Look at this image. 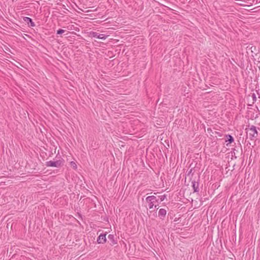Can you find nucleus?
<instances>
[{
    "label": "nucleus",
    "mask_w": 260,
    "mask_h": 260,
    "mask_svg": "<svg viewBox=\"0 0 260 260\" xmlns=\"http://www.w3.org/2000/svg\"><path fill=\"white\" fill-rule=\"evenodd\" d=\"M64 162V159L62 158H60L59 159H57L56 160H54L46 161L45 163V166L47 167H50L60 168L63 166Z\"/></svg>",
    "instance_id": "nucleus-1"
},
{
    "label": "nucleus",
    "mask_w": 260,
    "mask_h": 260,
    "mask_svg": "<svg viewBox=\"0 0 260 260\" xmlns=\"http://www.w3.org/2000/svg\"><path fill=\"white\" fill-rule=\"evenodd\" d=\"M146 201L148 203V207L150 209H152L154 207L156 208L157 205L156 203L158 204V199H157L156 197L154 196H150L146 197Z\"/></svg>",
    "instance_id": "nucleus-2"
},
{
    "label": "nucleus",
    "mask_w": 260,
    "mask_h": 260,
    "mask_svg": "<svg viewBox=\"0 0 260 260\" xmlns=\"http://www.w3.org/2000/svg\"><path fill=\"white\" fill-rule=\"evenodd\" d=\"M249 131L250 132L249 133V137L251 140H253L258 137V132L256 126L251 125L249 128Z\"/></svg>",
    "instance_id": "nucleus-3"
},
{
    "label": "nucleus",
    "mask_w": 260,
    "mask_h": 260,
    "mask_svg": "<svg viewBox=\"0 0 260 260\" xmlns=\"http://www.w3.org/2000/svg\"><path fill=\"white\" fill-rule=\"evenodd\" d=\"M90 35L91 37L98 38L103 40H105L107 38L108 36L105 34H100L98 33L97 32L94 31L90 32Z\"/></svg>",
    "instance_id": "nucleus-4"
},
{
    "label": "nucleus",
    "mask_w": 260,
    "mask_h": 260,
    "mask_svg": "<svg viewBox=\"0 0 260 260\" xmlns=\"http://www.w3.org/2000/svg\"><path fill=\"white\" fill-rule=\"evenodd\" d=\"M106 233L101 234L97 239V242L99 244H104L106 242Z\"/></svg>",
    "instance_id": "nucleus-5"
},
{
    "label": "nucleus",
    "mask_w": 260,
    "mask_h": 260,
    "mask_svg": "<svg viewBox=\"0 0 260 260\" xmlns=\"http://www.w3.org/2000/svg\"><path fill=\"white\" fill-rule=\"evenodd\" d=\"M108 242L111 246H113L117 243V240L115 239V236L113 234H109L108 236Z\"/></svg>",
    "instance_id": "nucleus-6"
},
{
    "label": "nucleus",
    "mask_w": 260,
    "mask_h": 260,
    "mask_svg": "<svg viewBox=\"0 0 260 260\" xmlns=\"http://www.w3.org/2000/svg\"><path fill=\"white\" fill-rule=\"evenodd\" d=\"M167 214V210L165 209L161 208L159 210L158 212V217L161 219L164 220Z\"/></svg>",
    "instance_id": "nucleus-7"
},
{
    "label": "nucleus",
    "mask_w": 260,
    "mask_h": 260,
    "mask_svg": "<svg viewBox=\"0 0 260 260\" xmlns=\"http://www.w3.org/2000/svg\"><path fill=\"white\" fill-rule=\"evenodd\" d=\"M23 19L24 21L27 23L28 26L34 27L35 26V24L31 18L27 17H24Z\"/></svg>",
    "instance_id": "nucleus-8"
},
{
    "label": "nucleus",
    "mask_w": 260,
    "mask_h": 260,
    "mask_svg": "<svg viewBox=\"0 0 260 260\" xmlns=\"http://www.w3.org/2000/svg\"><path fill=\"white\" fill-rule=\"evenodd\" d=\"M225 142L226 143V145L228 146L229 144L232 143L234 141V139L233 137L230 135H225Z\"/></svg>",
    "instance_id": "nucleus-9"
},
{
    "label": "nucleus",
    "mask_w": 260,
    "mask_h": 260,
    "mask_svg": "<svg viewBox=\"0 0 260 260\" xmlns=\"http://www.w3.org/2000/svg\"><path fill=\"white\" fill-rule=\"evenodd\" d=\"M192 187L194 192H198L199 191V183L195 180L192 181Z\"/></svg>",
    "instance_id": "nucleus-10"
},
{
    "label": "nucleus",
    "mask_w": 260,
    "mask_h": 260,
    "mask_svg": "<svg viewBox=\"0 0 260 260\" xmlns=\"http://www.w3.org/2000/svg\"><path fill=\"white\" fill-rule=\"evenodd\" d=\"M236 147L232 149V151H231L232 157H234L235 158H237L238 156L237 155L241 153V151H239L238 149H236Z\"/></svg>",
    "instance_id": "nucleus-11"
},
{
    "label": "nucleus",
    "mask_w": 260,
    "mask_h": 260,
    "mask_svg": "<svg viewBox=\"0 0 260 260\" xmlns=\"http://www.w3.org/2000/svg\"><path fill=\"white\" fill-rule=\"evenodd\" d=\"M65 32V30L62 29H59L56 31L57 35H61Z\"/></svg>",
    "instance_id": "nucleus-12"
},
{
    "label": "nucleus",
    "mask_w": 260,
    "mask_h": 260,
    "mask_svg": "<svg viewBox=\"0 0 260 260\" xmlns=\"http://www.w3.org/2000/svg\"><path fill=\"white\" fill-rule=\"evenodd\" d=\"M160 202L163 201L167 197L166 194H164L162 196H160L158 197Z\"/></svg>",
    "instance_id": "nucleus-13"
},
{
    "label": "nucleus",
    "mask_w": 260,
    "mask_h": 260,
    "mask_svg": "<svg viewBox=\"0 0 260 260\" xmlns=\"http://www.w3.org/2000/svg\"><path fill=\"white\" fill-rule=\"evenodd\" d=\"M252 98L253 100V103H255L256 101V96L254 93L252 94Z\"/></svg>",
    "instance_id": "nucleus-14"
},
{
    "label": "nucleus",
    "mask_w": 260,
    "mask_h": 260,
    "mask_svg": "<svg viewBox=\"0 0 260 260\" xmlns=\"http://www.w3.org/2000/svg\"><path fill=\"white\" fill-rule=\"evenodd\" d=\"M71 165L74 169L77 168V165L76 163L74 161H71Z\"/></svg>",
    "instance_id": "nucleus-15"
},
{
    "label": "nucleus",
    "mask_w": 260,
    "mask_h": 260,
    "mask_svg": "<svg viewBox=\"0 0 260 260\" xmlns=\"http://www.w3.org/2000/svg\"><path fill=\"white\" fill-rule=\"evenodd\" d=\"M192 170H193V169L192 168V169H191L189 171H187V176H189V175H190V174H191L192 175V174H193V173H192Z\"/></svg>",
    "instance_id": "nucleus-16"
},
{
    "label": "nucleus",
    "mask_w": 260,
    "mask_h": 260,
    "mask_svg": "<svg viewBox=\"0 0 260 260\" xmlns=\"http://www.w3.org/2000/svg\"><path fill=\"white\" fill-rule=\"evenodd\" d=\"M239 145H240V146H239V149H240V151H241V152H242V148H241V144H239Z\"/></svg>",
    "instance_id": "nucleus-17"
},
{
    "label": "nucleus",
    "mask_w": 260,
    "mask_h": 260,
    "mask_svg": "<svg viewBox=\"0 0 260 260\" xmlns=\"http://www.w3.org/2000/svg\"><path fill=\"white\" fill-rule=\"evenodd\" d=\"M216 133H217V134H218L219 136H221V135L220 134V133H219V132H216Z\"/></svg>",
    "instance_id": "nucleus-18"
},
{
    "label": "nucleus",
    "mask_w": 260,
    "mask_h": 260,
    "mask_svg": "<svg viewBox=\"0 0 260 260\" xmlns=\"http://www.w3.org/2000/svg\"><path fill=\"white\" fill-rule=\"evenodd\" d=\"M258 116L257 115H256V116L255 117V118H257Z\"/></svg>",
    "instance_id": "nucleus-19"
},
{
    "label": "nucleus",
    "mask_w": 260,
    "mask_h": 260,
    "mask_svg": "<svg viewBox=\"0 0 260 260\" xmlns=\"http://www.w3.org/2000/svg\"><path fill=\"white\" fill-rule=\"evenodd\" d=\"M259 70H260V66L259 67Z\"/></svg>",
    "instance_id": "nucleus-20"
}]
</instances>
